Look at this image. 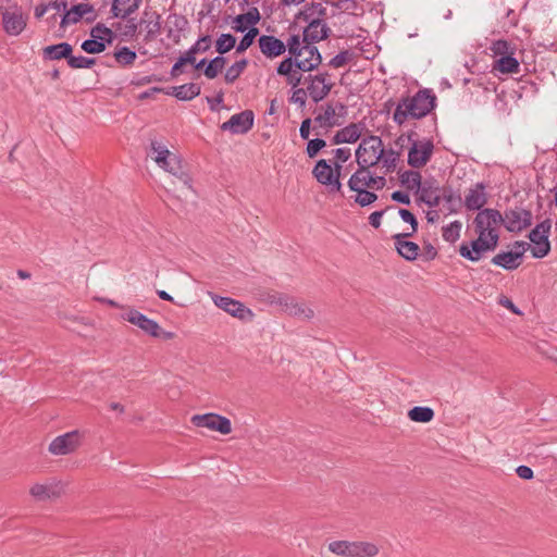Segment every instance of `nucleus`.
Instances as JSON below:
<instances>
[{
  "label": "nucleus",
  "mask_w": 557,
  "mask_h": 557,
  "mask_svg": "<svg viewBox=\"0 0 557 557\" xmlns=\"http://www.w3.org/2000/svg\"><path fill=\"white\" fill-rule=\"evenodd\" d=\"M384 176L374 175L369 169L359 168L348 180L347 199L359 207H368L377 200L375 190L385 186Z\"/></svg>",
  "instance_id": "obj_1"
},
{
  "label": "nucleus",
  "mask_w": 557,
  "mask_h": 557,
  "mask_svg": "<svg viewBox=\"0 0 557 557\" xmlns=\"http://www.w3.org/2000/svg\"><path fill=\"white\" fill-rule=\"evenodd\" d=\"M148 156L160 169L173 175L183 184L182 196L187 197V194L193 191L191 178L184 171L180 154L171 151L163 141L153 139L150 143Z\"/></svg>",
  "instance_id": "obj_2"
},
{
  "label": "nucleus",
  "mask_w": 557,
  "mask_h": 557,
  "mask_svg": "<svg viewBox=\"0 0 557 557\" xmlns=\"http://www.w3.org/2000/svg\"><path fill=\"white\" fill-rule=\"evenodd\" d=\"M435 96L431 90H419L414 96L401 99L393 114V120L403 125L408 120H418L428 115L435 106Z\"/></svg>",
  "instance_id": "obj_3"
},
{
  "label": "nucleus",
  "mask_w": 557,
  "mask_h": 557,
  "mask_svg": "<svg viewBox=\"0 0 557 557\" xmlns=\"http://www.w3.org/2000/svg\"><path fill=\"white\" fill-rule=\"evenodd\" d=\"M491 55L494 59L492 72L499 74H517L520 72V63L515 57L517 46L505 39H497L490 46Z\"/></svg>",
  "instance_id": "obj_4"
},
{
  "label": "nucleus",
  "mask_w": 557,
  "mask_h": 557,
  "mask_svg": "<svg viewBox=\"0 0 557 557\" xmlns=\"http://www.w3.org/2000/svg\"><path fill=\"white\" fill-rule=\"evenodd\" d=\"M288 53L301 65L302 72H310L321 64L322 58L314 45L302 42L298 35L287 40Z\"/></svg>",
  "instance_id": "obj_5"
},
{
  "label": "nucleus",
  "mask_w": 557,
  "mask_h": 557,
  "mask_svg": "<svg viewBox=\"0 0 557 557\" xmlns=\"http://www.w3.org/2000/svg\"><path fill=\"white\" fill-rule=\"evenodd\" d=\"M503 225V215L496 209L485 208L480 210L474 220L473 227L476 235L498 245L499 227Z\"/></svg>",
  "instance_id": "obj_6"
},
{
  "label": "nucleus",
  "mask_w": 557,
  "mask_h": 557,
  "mask_svg": "<svg viewBox=\"0 0 557 557\" xmlns=\"http://www.w3.org/2000/svg\"><path fill=\"white\" fill-rule=\"evenodd\" d=\"M0 15L3 30L9 36H18L26 28L28 16L23 8L15 2L7 0L0 3Z\"/></svg>",
  "instance_id": "obj_7"
},
{
  "label": "nucleus",
  "mask_w": 557,
  "mask_h": 557,
  "mask_svg": "<svg viewBox=\"0 0 557 557\" xmlns=\"http://www.w3.org/2000/svg\"><path fill=\"white\" fill-rule=\"evenodd\" d=\"M383 153V143L379 136L363 138L356 150L359 168L369 169L380 163Z\"/></svg>",
  "instance_id": "obj_8"
},
{
  "label": "nucleus",
  "mask_w": 557,
  "mask_h": 557,
  "mask_svg": "<svg viewBox=\"0 0 557 557\" xmlns=\"http://www.w3.org/2000/svg\"><path fill=\"white\" fill-rule=\"evenodd\" d=\"M270 302L284 313L297 319L309 320L313 317V310L307 304L287 294L275 293L270 296Z\"/></svg>",
  "instance_id": "obj_9"
},
{
  "label": "nucleus",
  "mask_w": 557,
  "mask_h": 557,
  "mask_svg": "<svg viewBox=\"0 0 557 557\" xmlns=\"http://www.w3.org/2000/svg\"><path fill=\"white\" fill-rule=\"evenodd\" d=\"M341 171L342 165L332 168L326 160L321 159L315 163L312 175L320 184L326 186L330 193H338L342 196H346L339 182Z\"/></svg>",
  "instance_id": "obj_10"
},
{
  "label": "nucleus",
  "mask_w": 557,
  "mask_h": 557,
  "mask_svg": "<svg viewBox=\"0 0 557 557\" xmlns=\"http://www.w3.org/2000/svg\"><path fill=\"white\" fill-rule=\"evenodd\" d=\"M308 96L313 102L323 100L332 90L334 82L329 73L309 74L304 79Z\"/></svg>",
  "instance_id": "obj_11"
},
{
  "label": "nucleus",
  "mask_w": 557,
  "mask_h": 557,
  "mask_svg": "<svg viewBox=\"0 0 557 557\" xmlns=\"http://www.w3.org/2000/svg\"><path fill=\"white\" fill-rule=\"evenodd\" d=\"M84 435L75 430L66 432L54 437L49 446L48 451L52 456H65L74 454L82 445Z\"/></svg>",
  "instance_id": "obj_12"
},
{
  "label": "nucleus",
  "mask_w": 557,
  "mask_h": 557,
  "mask_svg": "<svg viewBox=\"0 0 557 557\" xmlns=\"http://www.w3.org/2000/svg\"><path fill=\"white\" fill-rule=\"evenodd\" d=\"M346 115L347 108L343 103H327L319 109L314 123L322 128H331L343 124Z\"/></svg>",
  "instance_id": "obj_13"
},
{
  "label": "nucleus",
  "mask_w": 557,
  "mask_h": 557,
  "mask_svg": "<svg viewBox=\"0 0 557 557\" xmlns=\"http://www.w3.org/2000/svg\"><path fill=\"white\" fill-rule=\"evenodd\" d=\"M191 423L197 428L216 431L223 435L232 432L231 420L218 413L195 414L191 417Z\"/></svg>",
  "instance_id": "obj_14"
},
{
  "label": "nucleus",
  "mask_w": 557,
  "mask_h": 557,
  "mask_svg": "<svg viewBox=\"0 0 557 557\" xmlns=\"http://www.w3.org/2000/svg\"><path fill=\"white\" fill-rule=\"evenodd\" d=\"M112 38V30L104 25L98 24L91 28L90 39L82 44V49L91 54L100 53L106 49L107 45L111 44Z\"/></svg>",
  "instance_id": "obj_15"
},
{
  "label": "nucleus",
  "mask_w": 557,
  "mask_h": 557,
  "mask_svg": "<svg viewBox=\"0 0 557 557\" xmlns=\"http://www.w3.org/2000/svg\"><path fill=\"white\" fill-rule=\"evenodd\" d=\"M64 492V483L58 479L51 478L42 482H36L29 487L30 496L39 502L61 496Z\"/></svg>",
  "instance_id": "obj_16"
},
{
  "label": "nucleus",
  "mask_w": 557,
  "mask_h": 557,
  "mask_svg": "<svg viewBox=\"0 0 557 557\" xmlns=\"http://www.w3.org/2000/svg\"><path fill=\"white\" fill-rule=\"evenodd\" d=\"M209 295L213 304L218 308L227 312L232 317L243 321H249L253 318L252 311L249 308H247L243 302L230 297L218 296L212 293H210Z\"/></svg>",
  "instance_id": "obj_17"
},
{
  "label": "nucleus",
  "mask_w": 557,
  "mask_h": 557,
  "mask_svg": "<svg viewBox=\"0 0 557 557\" xmlns=\"http://www.w3.org/2000/svg\"><path fill=\"white\" fill-rule=\"evenodd\" d=\"M121 319L139 327L144 333L152 337H158V335L161 334V326L159 323L136 309L127 308L121 314Z\"/></svg>",
  "instance_id": "obj_18"
},
{
  "label": "nucleus",
  "mask_w": 557,
  "mask_h": 557,
  "mask_svg": "<svg viewBox=\"0 0 557 557\" xmlns=\"http://www.w3.org/2000/svg\"><path fill=\"white\" fill-rule=\"evenodd\" d=\"M476 236V239H473L470 243H463L459 247L460 256L472 262L481 260L485 252L493 251L497 247V245L488 239L480 235Z\"/></svg>",
  "instance_id": "obj_19"
},
{
  "label": "nucleus",
  "mask_w": 557,
  "mask_h": 557,
  "mask_svg": "<svg viewBox=\"0 0 557 557\" xmlns=\"http://www.w3.org/2000/svg\"><path fill=\"white\" fill-rule=\"evenodd\" d=\"M524 251H525V243L516 242L515 250L503 251V252L495 255L492 258V263L497 267H500L505 270H509V271L515 270L521 264Z\"/></svg>",
  "instance_id": "obj_20"
},
{
  "label": "nucleus",
  "mask_w": 557,
  "mask_h": 557,
  "mask_svg": "<svg viewBox=\"0 0 557 557\" xmlns=\"http://www.w3.org/2000/svg\"><path fill=\"white\" fill-rule=\"evenodd\" d=\"M188 25V20L185 16L176 13L169 14L164 22V30L168 39L174 45L180 44L182 38L186 35Z\"/></svg>",
  "instance_id": "obj_21"
},
{
  "label": "nucleus",
  "mask_w": 557,
  "mask_h": 557,
  "mask_svg": "<svg viewBox=\"0 0 557 557\" xmlns=\"http://www.w3.org/2000/svg\"><path fill=\"white\" fill-rule=\"evenodd\" d=\"M433 143L428 139L414 141L408 151V163L412 168H421L428 163L433 153Z\"/></svg>",
  "instance_id": "obj_22"
},
{
  "label": "nucleus",
  "mask_w": 557,
  "mask_h": 557,
  "mask_svg": "<svg viewBox=\"0 0 557 557\" xmlns=\"http://www.w3.org/2000/svg\"><path fill=\"white\" fill-rule=\"evenodd\" d=\"M531 212L521 208L508 210L503 216V224L509 232H521L531 225Z\"/></svg>",
  "instance_id": "obj_23"
},
{
  "label": "nucleus",
  "mask_w": 557,
  "mask_h": 557,
  "mask_svg": "<svg viewBox=\"0 0 557 557\" xmlns=\"http://www.w3.org/2000/svg\"><path fill=\"white\" fill-rule=\"evenodd\" d=\"M301 65L294 57L285 58L276 67V73L285 77L287 85L296 88L301 83Z\"/></svg>",
  "instance_id": "obj_24"
},
{
  "label": "nucleus",
  "mask_w": 557,
  "mask_h": 557,
  "mask_svg": "<svg viewBox=\"0 0 557 557\" xmlns=\"http://www.w3.org/2000/svg\"><path fill=\"white\" fill-rule=\"evenodd\" d=\"M253 119L252 111L246 110L232 115L228 121L221 125V129L232 134H246L253 126Z\"/></svg>",
  "instance_id": "obj_25"
},
{
  "label": "nucleus",
  "mask_w": 557,
  "mask_h": 557,
  "mask_svg": "<svg viewBox=\"0 0 557 557\" xmlns=\"http://www.w3.org/2000/svg\"><path fill=\"white\" fill-rule=\"evenodd\" d=\"M258 45L261 53L268 59H275L288 50L287 42L272 35H261Z\"/></svg>",
  "instance_id": "obj_26"
},
{
  "label": "nucleus",
  "mask_w": 557,
  "mask_h": 557,
  "mask_svg": "<svg viewBox=\"0 0 557 557\" xmlns=\"http://www.w3.org/2000/svg\"><path fill=\"white\" fill-rule=\"evenodd\" d=\"M261 18L257 8H250L246 13L238 14L231 22V28L236 33H247L249 29H258L256 25Z\"/></svg>",
  "instance_id": "obj_27"
},
{
  "label": "nucleus",
  "mask_w": 557,
  "mask_h": 557,
  "mask_svg": "<svg viewBox=\"0 0 557 557\" xmlns=\"http://www.w3.org/2000/svg\"><path fill=\"white\" fill-rule=\"evenodd\" d=\"M330 28L322 20H313L308 26L304 29V38L302 42L314 45L323 39H325L329 35Z\"/></svg>",
  "instance_id": "obj_28"
},
{
  "label": "nucleus",
  "mask_w": 557,
  "mask_h": 557,
  "mask_svg": "<svg viewBox=\"0 0 557 557\" xmlns=\"http://www.w3.org/2000/svg\"><path fill=\"white\" fill-rule=\"evenodd\" d=\"M487 202L485 186L482 183L471 187L465 196V206L468 210H482Z\"/></svg>",
  "instance_id": "obj_29"
},
{
  "label": "nucleus",
  "mask_w": 557,
  "mask_h": 557,
  "mask_svg": "<svg viewBox=\"0 0 557 557\" xmlns=\"http://www.w3.org/2000/svg\"><path fill=\"white\" fill-rule=\"evenodd\" d=\"M409 235H411V233L396 234L394 236L395 247L403 258L413 261L419 256L420 248L416 243L406 240V237Z\"/></svg>",
  "instance_id": "obj_30"
},
{
  "label": "nucleus",
  "mask_w": 557,
  "mask_h": 557,
  "mask_svg": "<svg viewBox=\"0 0 557 557\" xmlns=\"http://www.w3.org/2000/svg\"><path fill=\"white\" fill-rule=\"evenodd\" d=\"M143 1L144 0H113L111 13L116 18L125 20L140 8Z\"/></svg>",
  "instance_id": "obj_31"
},
{
  "label": "nucleus",
  "mask_w": 557,
  "mask_h": 557,
  "mask_svg": "<svg viewBox=\"0 0 557 557\" xmlns=\"http://www.w3.org/2000/svg\"><path fill=\"white\" fill-rule=\"evenodd\" d=\"M362 129L363 127L361 124L351 123L337 131L332 139V143L334 145L354 144L360 138Z\"/></svg>",
  "instance_id": "obj_32"
},
{
  "label": "nucleus",
  "mask_w": 557,
  "mask_h": 557,
  "mask_svg": "<svg viewBox=\"0 0 557 557\" xmlns=\"http://www.w3.org/2000/svg\"><path fill=\"white\" fill-rule=\"evenodd\" d=\"M72 46L67 42L47 46L44 48V57L49 60H61L71 57Z\"/></svg>",
  "instance_id": "obj_33"
},
{
  "label": "nucleus",
  "mask_w": 557,
  "mask_h": 557,
  "mask_svg": "<svg viewBox=\"0 0 557 557\" xmlns=\"http://www.w3.org/2000/svg\"><path fill=\"white\" fill-rule=\"evenodd\" d=\"M201 87L195 83H188L181 86L172 87L170 95L178 100H191L200 94Z\"/></svg>",
  "instance_id": "obj_34"
},
{
  "label": "nucleus",
  "mask_w": 557,
  "mask_h": 557,
  "mask_svg": "<svg viewBox=\"0 0 557 557\" xmlns=\"http://www.w3.org/2000/svg\"><path fill=\"white\" fill-rule=\"evenodd\" d=\"M92 11V8L88 3H81L77 5H74L70 11H67L61 21V25L65 26L69 24H75L77 23L83 16L90 13Z\"/></svg>",
  "instance_id": "obj_35"
},
{
  "label": "nucleus",
  "mask_w": 557,
  "mask_h": 557,
  "mask_svg": "<svg viewBox=\"0 0 557 557\" xmlns=\"http://www.w3.org/2000/svg\"><path fill=\"white\" fill-rule=\"evenodd\" d=\"M418 193L420 200L429 207L433 208L441 205L442 196L440 194L438 187L423 185Z\"/></svg>",
  "instance_id": "obj_36"
},
{
  "label": "nucleus",
  "mask_w": 557,
  "mask_h": 557,
  "mask_svg": "<svg viewBox=\"0 0 557 557\" xmlns=\"http://www.w3.org/2000/svg\"><path fill=\"white\" fill-rule=\"evenodd\" d=\"M379 554V547L370 542H354L352 557H374Z\"/></svg>",
  "instance_id": "obj_37"
},
{
  "label": "nucleus",
  "mask_w": 557,
  "mask_h": 557,
  "mask_svg": "<svg viewBox=\"0 0 557 557\" xmlns=\"http://www.w3.org/2000/svg\"><path fill=\"white\" fill-rule=\"evenodd\" d=\"M399 181L408 190L419 191L421 188V175L416 171H405L400 173Z\"/></svg>",
  "instance_id": "obj_38"
},
{
  "label": "nucleus",
  "mask_w": 557,
  "mask_h": 557,
  "mask_svg": "<svg viewBox=\"0 0 557 557\" xmlns=\"http://www.w3.org/2000/svg\"><path fill=\"white\" fill-rule=\"evenodd\" d=\"M408 418L413 422L426 423L434 418V411L430 407L416 406L408 411Z\"/></svg>",
  "instance_id": "obj_39"
},
{
  "label": "nucleus",
  "mask_w": 557,
  "mask_h": 557,
  "mask_svg": "<svg viewBox=\"0 0 557 557\" xmlns=\"http://www.w3.org/2000/svg\"><path fill=\"white\" fill-rule=\"evenodd\" d=\"M399 160V153L393 149L385 150L383 148L382 158H380V162L382 163V168L384 169V174L393 172Z\"/></svg>",
  "instance_id": "obj_40"
},
{
  "label": "nucleus",
  "mask_w": 557,
  "mask_h": 557,
  "mask_svg": "<svg viewBox=\"0 0 557 557\" xmlns=\"http://www.w3.org/2000/svg\"><path fill=\"white\" fill-rule=\"evenodd\" d=\"M247 65H248L247 59H242V60L233 63L225 71V75H224L225 82L228 84L234 83L243 74V72L246 70Z\"/></svg>",
  "instance_id": "obj_41"
},
{
  "label": "nucleus",
  "mask_w": 557,
  "mask_h": 557,
  "mask_svg": "<svg viewBox=\"0 0 557 557\" xmlns=\"http://www.w3.org/2000/svg\"><path fill=\"white\" fill-rule=\"evenodd\" d=\"M354 542L349 541H333L329 544V549L342 557H352Z\"/></svg>",
  "instance_id": "obj_42"
},
{
  "label": "nucleus",
  "mask_w": 557,
  "mask_h": 557,
  "mask_svg": "<svg viewBox=\"0 0 557 557\" xmlns=\"http://www.w3.org/2000/svg\"><path fill=\"white\" fill-rule=\"evenodd\" d=\"M462 228V223L460 221H454L449 223L448 225L443 227L442 236L444 240L448 243H455L460 237V232Z\"/></svg>",
  "instance_id": "obj_43"
},
{
  "label": "nucleus",
  "mask_w": 557,
  "mask_h": 557,
  "mask_svg": "<svg viewBox=\"0 0 557 557\" xmlns=\"http://www.w3.org/2000/svg\"><path fill=\"white\" fill-rule=\"evenodd\" d=\"M236 45V38L231 34H222L215 41V50L220 54L231 51Z\"/></svg>",
  "instance_id": "obj_44"
},
{
  "label": "nucleus",
  "mask_w": 557,
  "mask_h": 557,
  "mask_svg": "<svg viewBox=\"0 0 557 557\" xmlns=\"http://www.w3.org/2000/svg\"><path fill=\"white\" fill-rule=\"evenodd\" d=\"M225 58L215 57L212 59L205 67V75L209 79H213L218 76V74L223 70L225 65Z\"/></svg>",
  "instance_id": "obj_45"
},
{
  "label": "nucleus",
  "mask_w": 557,
  "mask_h": 557,
  "mask_svg": "<svg viewBox=\"0 0 557 557\" xmlns=\"http://www.w3.org/2000/svg\"><path fill=\"white\" fill-rule=\"evenodd\" d=\"M550 230V224L548 221L542 222L533 228L529 235V238L532 243H536L540 240H548V233Z\"/></svg>",
  "instance_id": "obj_46"
},
{
  "label": "nucleus",
  "mask_w": 557,
  "mask_h": 557,
  "mask_svg": "<svg viewBox=\"0 0 557 557\" xmlns=\"http://www.w3.org/2000/svg\"><path fill=\"white\" fill-rule=\"evenodd\" d=\"M115 60L121 65H131L135 62L137 55L136 52L128 49L127 47H122L114 53Z\"/></svg>",
  "instance_id": "obj_47"
},
{
  "label": "nucleus",
  "mask_w": 557,
  "mask_h": 557,
  "mask_svg": "<svg viewBox=\"0 0 557 557\" xmlns=\"http://www.w3.org/2000/svg\"><path fill=\"white\" fill-rule=\"evenodd\" d=\"M355 58L354 52L349 50H344L337 53L335 57H333L330 60V65L334 69L342 67L346 65L347 63L351 62Z\"/></svg>",
  "instance_id": "obj_48"
},
{
  "label": "nucleus",
  "mask_w": 557,
  "mask_h": 557,
  "mask_svg": "<svg viewBox=\"0 0 557 557\" xmlns=\"http://www.w3.org/2000/svg\"><path fill=\"white\" fill-rule=\"evenodd\" d=\"M259 35V29H249V32L245 33L244 37L236 46V52L243 53L245 52L255 41L256 37Z\"/></svg>",
  "instance_id": "obj_49"
},
{
  "label": "nucleus",
  "mask_w": 557,
  "mask_h": 557,
  "mask_svg": "<svg viewBox=\"0 0 557 557\" xmlns=\"http://www.w3.org/2000/svg\"><path fill=\"white\" fill-rule=\"evenodd\" d=\"M67 63L73 69H88L92 64H95V60L86 58V57H83V55H79V57L71 55L69 58V62Z\"/></svg>",
  "instance_id": "obj_50"
},
{
  "label": "nucleus",
  "mask_w": 557,
  "mask_h": 557,
  "mask_svg": "<svg viewBox=\"0 0 557 557\" xmlns=\"http://www.w3.org/2000/svg\"><path fill=\"white\" fill-rule=\"evenodd\" d=\"M550 246L548 240H540L533 243V247L531 249L532 256L534 258H543L549 252Z\"/></svg>",
  "instance_id": "obj_51"
},
{
  "label": "nucleus",
  "mask_w": 557,
  "mask_h": 557,
  "mask_svg": "<svg viewBox=\"0 0 557 557\" xmlns=\"http://www.w3.org/2000/svg\"><path fill=\"white\" fill-rule=\"evenodd\" d=\"M325 140L320 138L309 140L306 149L308 157L314 158L319 153V151L325 147Z\"/></svg>",
  "instance_id": "obj_52"
},
{
  "label": "nucleus",
  "mask_w": 557,
  "mask_h": 557,
  "mask_svg": "<svg viewBox=\"0 0 557 557\" xmlns=\"http://www.w3.org/2000/svg\"><path fill=\"white\" fill-rule=\"evenodd\" d=\"M212 45V40L210 36H202L200 37L191 47V51H194L196 54L200 52H206L210 49Z\"/></svg>",
  "instance_id": "obj_53"
},
{
  "label": "nucleus",
  "mask_w": 557,
  "mask_h": 557,
  "mask_svg": "<svg viewBox=\"0 0 557 557\" xmlns=\"http://www.w3.org/2000/svg\"><path fill=\"white\" fill-rule=\"evenodd\" d=\"M334 154V165L338 168V165H342V163L346 162L350 156L351 151L349 148H337L333 150Z\"/></svg>",
  "instance_id": "obj_54"
},
{
  "label": "nucleus",
  "mask_w": 557,
  "mask_h": 557,
  "mask_svg": "<svg viewBox=\"0 0 557 557\" xmlns=\"http://www.w3.org/2000/svg\"><path fill=\"white\" fill-rule=\"evenodd\" d=\"M398 213L404 222L409 223L411 225L410 233H414L418 228V222L416 216L407 209H400Z\"/></svg>",
  "instance_id": "obj_55"
},
{
  "label": "nucleus",
  "mask_w": 557,
  "mask_h": 557,
  "mask_svg": "<svg viewBox=\"0 0 557 557\" xmlns=\"http://www.w3.org/2000/svg\"><path fill=\"white\" fill-rule=\"evenodd\" d=\"M307 97L309 96L306 88H298L294 90L292 95V101L298 103L300 107H304L306 104Z\"/></svg>",
  "instance_id": "obj_56"
},
{
  "label": "nucleus",
  "mask_w": 557,
  "mask_h": 557,
  "mask_svg": "<svg viewBox=\"0 0 557 557\" xmlns=\"http://www.w3.org/2000/svg\"><path fill=\"white\" fill-rule=\"evenodd\" d=\"M442 196V200H444L447 203V208L449 212H455L456 209L454 206L459 202L460 198L456 197L451 191H445Z\"/></svg>",
  "instance_id": "obj_57"
},
{
  "label": "nucleus",
  "mask_w": 557,
  "mask_h": 557,
  "mask_svg": "<svg viewBox=\"0 0 557 557\" xmlns=\"http://www.w3.org/2000/svg\"><path fill=\"white\" fill-rule=\"evenodd\" d=\"M516 473L523 480H531L533 478V470L528 466H519Z\"/></svg>",
  "instance_id": "obj_58"
},
{
  "label": "nucleus",
  "mask_w": 557,
  "mask_h": 557,
  "mask_svg": "<svg viewBox=\"0 0 557 557\" xmlns=\"http://www.w3.org/2000/svg\"><path fill=\"white\" fill-rule=\"evenodd\" d=\"M392 199L394 201H397L399 203L409 205L410 203V197L407 193L396 190L392 194Z\"/></svg>",
  "instance_id": "obj_59"
},
{
  "label": "nucleus",
  "mask_w": 557,
  "mask_h": 557,
  "mask_svg": "<svg viewBox=\"0 0 557 557\" xmlns=\"http://www.w3.org/2000/svg\"><path fill=\"white\" fill-rule=\"evenodd\" d=\"M384 214V210L374 211L369 215V223L374 227L379 228L381 225V220Z\"/></svg>",
  "instance_id": "obj_60"
},
{
  "label": "nucleus",
  "mask_w": 557,
  "mask_h": 557,
  "mask_svg": "<svg viewBox=\"0 0 557 557\" xmlns=\"http://www.w3.org/2000/svg\"><path fill=\"white\" fill-rule=\"evenodd\" d=\"M310 129H311V120L310 119L304 120L301 122L300 129H299L300 137L302 139H308L310 136Z\"/></svg>",
  "instance_id": "obj_61"
},
{
  "label": "nucleus",
  "mask_w": 557,
  "mask_h": 557,
  "mask_svg": "<svg viewBox=\"0 0 557 557\" xmlns=\"http://www.w3.org/2000/svg\"><path fill=\"white\" fill-rule=\"evenodd\" d=\"M178 59L183 62L184 65H186V64H191L193 65L196 62V53L194 51H191V49L189 48Z\"/></svg>",
  "instance_id": "obj_62"
},
{
  "label": "nucleus",
  "mask_w": 557,
  "mask_h": 557,
  "mask_svg": "<svg viewBox=\"0 0 557 557\" xmlns=\"http://www.w3.org/2000/svg\"><path fill=\"white\" fill-rule=\"evenodd\" d=\"M183 62L177 59V61L174 63V65L172 66L171 69V75L172 77H177L178 75H181L183 73Z\"/></svg>",
  "instance_id": "obj_63"
},
{
  "label": "nucleus",
  "mask_w": 557,
  "mask_h": 557,
  "mask_svg": "<svg viewBox=\"0 0 557 557\" xmlns=\"http://www.w3.org/2000/svg\"><path fill=\"white\" fill-rule=\"evenodd\" d=\"M499 304L503 305L504 307L510 309L512 312H516V313L518 312L515 305L512 304V301L509 300L508 298H502L499 300Z\"/></svg>",
  "instance_id": "obj_64"
}]
</instances>
